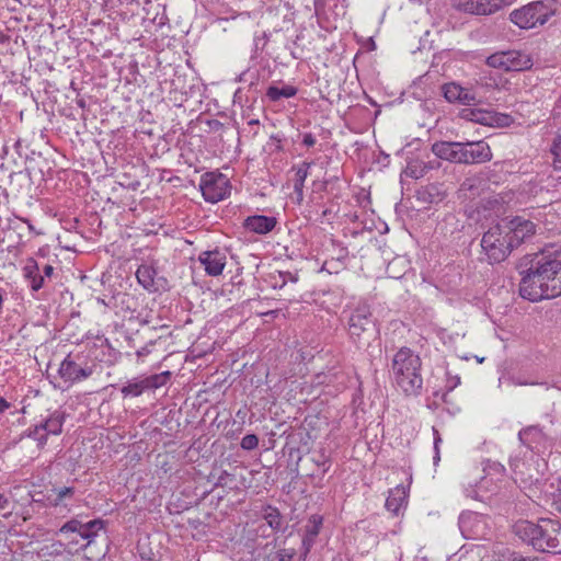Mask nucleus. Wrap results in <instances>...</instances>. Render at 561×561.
<instances>
[{"mask_svg":"<svg viewBox=\"0 0 561 561\" xmlns=\"http://www.w3.org/2000/svg\"><path fill=\"white\" fill-rule=\"evenodd\" d=\"M517 268L522 275L519 294L530 301L561 296V260L545 252L524 255Z\"/></svg>","mask_w":561,"mask_h":561,"instance_id":"obj_1","label":"nucleus"},{"mask_svg":"<svg viewBox=\"0 0 561 561\" xmlns=\"http://www.w3.org/2000/svg\"><path fill=\"white\" fill-rule=\"evenodd\" d=\"M515 534L536 550L561 553V524L551 518H540L538 523L520 520L514 526Z\"/></svg>","mask_w":561,"mask_h":561,"instance_id":"obj_2","label":"nucleus"},{"mask_svg":"<svg viewBox=\"0 0 561 561\" xmlns=\"http://www.w3.org/2000/svg\"><path fill=\"white\" fill-rule=\"evenodd\" d=\"M421 359L410 348H400L392 359V371L397 385L408 394H417L423 386Z\"/></svg>","mask_w":561,"mask_h":561,"instance_id":"obj_3","label":"nucleus"},{"mask_svg":"<svg viewBox=\"0 0 561 561\" xmlns=\"http://www.w3.org/2000/svg\"><path fill=\"white\" fill-rule=\"evenodd\" d=\"M481 247L491 264L504 261L514 250L503 225L491 227L482 237Z\"/></svg>","mask_w":561,"mask_h":561,"instance_id":"obj_4","label":"nucleus"},{"mask_svg":"<svg viewBox=\"0 0 561 561\" xmlns=\"http://www.w3.org/2000/svg\"><path fill=\"white\" fill-rule=\"evenodd\" d=\"M65 423V413L58 410L51 412L47 417L43 419L38 424L30 427L26 436L37 442V447L43 449L49 435H60Z\"/></svg>","mask_w":561,"mask_h":561,"instance_id":"obj_5","label":"nucleus"},{"mask_svg":"<svg viewBox=\"0 0 561 561\" xmlns=\"http://www.w3.org/2000/svg\"><path fill=\"white\" fill-rule=\"evenodd\" d=\"M199 188L206 202L217 203L230 194L229 180L226 175L206 172L201 178Z\"/></svg>","mask_w":561,"mask_h":561,"instance_id":"obj_6","label":"nucleus"},{"mask_svg":"<svg viewBox=\"0 0 561 561\" xmlns=\"http://www.w3.org/2000/svg\"><path fill=\"white\" fill-rule=\"evenodd\" d=\"M95 365L82 363L79 355L72 357L70 354L60 363L58 375L69 383L80 382L92 376Z\"/></svg>","mask_w":561,"mask_h":561,"instance_id":"obj_7","label":"nucleus"},{"mask_svg":"<svg viewBox=\"0 0 561 561\" xmlns=\"http://www.w3.org/2000/svg\"><path fill=\"white\" fill-rule=\"evenodd\" d=\"M376 333L375 322L367 308H357L350 318V334L357 343H366Z\"/></svg>","mask_w":561,"mask_h":561,"instance_id":"obj_8","label":"nucleus"},{"mask_svg":"<svg viewBox=\"0 0 561 561\" xmlns=\"http://www.w3.org/2000/svg\"><path fill=\"white\" fill-rule=\"evenodd\" d=\"M461 119L490 127H504L510 125L511 116L482 108L465 107L459 112Z\"/></svg>","mask_w":561,"mask_h":561,"instance_id":"obj_9","label":"nucleus"},{"mask_svg":"<svg viewBox=\"0 0 561 561\" xmlns=\"http://www.w3.org/2000/svg\"><path fill=\"white\" fill-rule=\"evenodd\" d=\"M514 0H451V7L458 11L488 15L496 12L505 5H508Z\"/></svg>","mask_w":561,"mask_h":561,"instance_id":"obj_10","label":"nucleus"},{"mask_svg":"<svg viewBox=\"0 0 561 561\" xmlns=\"http://www.w3.org/2000/svg\"><path fill=\"white\" fill-rule=\"evenodd\" d=\"M459 159L461 164H479L492 160L490 146L480 141L459 142Z\"/></svg>","mask_w":561,"mask_h":561,"instance_id":"obj_11","label":"nucleus"},{"mask_svg":"<svg viewBox=\"0 0 561 561\" xmlns=\"http://www.w3.org/2000/svg\"><path fill=\"white\" fill-rule=\"evenodd\" d=\"M542 10V3L534 2L523 7L522 9L514 10L510 18L511 21L520 28H531L535 27L538 23H545Z\"/></svg>","mask_w":561,"mask_h":561,"instance_id":"obj_12","label":"nucleus"},{"mask_svg":"<svg viewBox=\"0 0 561 561\" xmlns=\"http://www.w3.org/2000/svg\"><path fill=\"white\" fill-rule=\"evenodd\" d=\"M506 233L512 240L513 248H517L536 233V225L522 217H515L504 225Z\"/></svg>","mask_w":561,"mask_h":561,"instance_id":"obj_13","label":"nucleus"},{"mask_svg":"<svg viewBox=\"0 0 561 561\" xmlns=\"http://www.w3.org/2000/svg\"><path fill=\"white\" fill-rule=\"evenodd\" d=\"M288 252V247L284 248ZM307 261L300 252L291 251L290 254L286 253V259H283V286L290 280L297 283L305 276V267Z\"/></svg>","mask_w":561,"mask_h":561,"instance_id":"obj_14","label":"nucleus"},{"mask_svg":"<svg viewBox=\"0 0 561 561\" xmlns=\"http://www.w3.org/2000/svg\"><path fill=\"white\" fill-rule=\"evenodd\" d=\"M485 519L476 512H465L459 516V528L466 538L485 536Z\"/></svg>","mask_w":561,"mask_h":561,"instance_id":"obj_15","label":"nucleus"},{"mask_svg":"<svg viewBox=\"0 0 561 561\" xmlns=\"http://www.w3.org/2000/svg\"><path fill=\"white\" fill-rule=\"evenodd\" d=\"M26 219L19 217L8 218L7 226L2 229V241H7L9 247H16L23 241Z\"/></svg>","mask_w":561,"mask_h":561,"instance_id":"obj_16","label":"nucleus"},{"mask_svg":"<svg viewBox=\"0 0 561 561\" xmlns=\"http://www.w3.org/2000/svg\"><path fill=\"white\" fill-rule=\"evenodd\" d=\"M198 260L210 276L220 275L226 266V255L219 250L202 252Z\"/></svg>","mask_w":561,"mask_h":561,"instance_id":"obj_17","label":"nucleus"},{"mask_svg":"<svg viewBox=\"0 0 561 561\" xmlns=\"http://www.w3.org/2000/svg\"><path fill=\"white\" fill-rule=\"evenodd\" d=\"M276 225V217H270L264 215L249 216L243 221V227L247 230L259 234H265L272 231Z\"/></svg>","mask_w":561,"mask_h":561,"instance_id":"obj_18","label":"nucleus"},{"mask_svg":"<svg viewBox=\"0 0 561 561\" xmlns=\"http://www.w3.org/2000/svg\"><path fill=\"white\" fill-rule=\"evenodd\" d=\"M433 153L444 160L453 163H460L459 142L458 141H437L432 146Z\"/></svg>","mask_w":561,"mask_h":561,"instance_id":"obj_19","label":"nucleus"},{"mask_svg":"<svg viewBox=\"0 0 561 561\" xmlns=\"http://www.w3.org/2000/svg\"><path fill=\"white\" fill-rule=\"evenodd\" d=\"M106 307L116 309V312H130L136 311V298L134 295L128 293H118L112 296L108 301L102 300Z\"/></svg>","mask_w":561,"mask_h":561,"instance_id":"obj_20","label":"nucleus"},{"mask_svg":"<svg viewBox=\"0 0 561 561\" xmlns=\"http://www.w3.org/2000/svg\"><path fill=\"white\" fill-rule=\"evenodd\" d=\"M502 59L507 61V71H522L533 67L531 58L525 53L516 50L505 51Z\"/></svg>","mask_w":561,"mask_h":561,"instance_id":"obj_21","label":"nucleus"},{"mask_svg":"<svg viewBox=\"0 0 561 561\" xmlns=\"http://www.w3.org/2000/svg\"><path fill=\"white\" fill-rule=\"evenodd\" d=\"M156 275V268L148 264L139 265L136 271V278L138 283L150 293H156L159 290V287L154 282Z\"/></svg>","mask_w":561,"mask_h":561,"instance_id":"obj_22","label":"nucleus"},{"mask_svg":"<svg viewBox=\"0 0 561 561\" xmlns=\"http://www.w3.org/2000/svg\"><path fill=\"white\" fill-rule=\"evenodd\" d=\"M518 438L523 445L530 449H534L537 444L543 440L545 434L542 433V430L539 426L531 425L519 431Z\"/></svg>","mask_w":561,"mask_h":561,"instance_id":"obj_23","label":"nucleus"},{"mask_svg":"<svg viewBox=\"0 0 561 561\" xmlns=\"http://www.w3.org/2000/svg\"><path fill=\"white\" fill-rule=\"evenodd\" d=\"M482 184H483V180L478 176L466 179L461 183V185L458 190L459 196L462 198H466V199L476 198L477 196H479L481 194V191H482L481 185Z\"/></svg>","mask_w":561,"mask_h":561,"instance_id":"obj_24","label":"nucleus"},{"mask_svg":"<svg viewBox=\"0 0 561 561\" xmlns=\"http://www.w3.org/2000/svg\"><path fill=\"white\" fill-rule=\"evenodd\" d=\"M105 524L106 522L101 518H96L82 524V529L79 536L82 539L88 540V542L83 546L84 549L88 548L93 542L99 531L105 528Z\"/></svg>","mask_w":561,"mask_h":561,"instance_id":"obj_25","label":"nucleus"},{"mask_svg":"<svg viewBox=\"0 0 561 561\" xmlns=\"http://www.w3.org/2000/svg\"><path fill=\"white\" fill-rule=\"evenodd\" d=\"M405 488L402 485H398L394 489L390 490L389 495L386 500V507L388 511L398 514L401 506L405 503Z\"/></svg>","mask_w":561,"mask_h":561,"instance_id":"obj_26","label":"nucleus"},{"mask_svg":"<svg viewBox=\"0 0 561 561\" xmlns=\"http://www.w3.org/2000/svg\"><path fill=\"white\" fill-rule=\"evenodd\" d=\"M321 525L322 517L312 515V517L309 519L308 525L306 526V535L302 538V543L306 547V551H308L311 545L313 543L314 538L318 536L320 531Z\"/></svg>","mask_w":561,"mask_h":561,"instance_id":"obj_27","label":"nucleus"},{"mask_svg":"<svg viewBox=\"0 0 561 561\" xmlns=\"http://www.w3.org/2000/svg\"><path fill=\"white\" fill-rule=\"evenodd\" d=\"M170 377H171L170 371H163V373L150 375V376L144 378L146 390L158 389V388L164 386L168 382V380L170 379Z\"/></svg>","mask_w":561,"mask_h":561,"instance_id":"obj_28","label":"nucleus"},{"mask_svg":"<svg viewBox=\"0 0 561 561\" xmlns=\"http://www.w3.org/2000/svg\"><path fill=\"white\" fill-rule=\"evenodd\" d=\"M144 391H146L144 379L130 380L121 389V392L124 397H139L140 394H142Z\"/></svg>","mask_w":561,"mask_h":561,"instance_id":"obj_29","label":"nucleus"},{"mask_svg":"<svg viewBox=\"0 0 561 561\" xmlns=\"http://www.w3.org/2000/svg\"><path fill=\"white\" fill-rule=\"evenodd\" d=\"M51 491L56 495L54 499H49L50 505L54 507L60 506L66 499H71L75 494L73 486L54 488Z\"/></svg>","mask_w":561,"mask_h":561,"instance_id":"obj_30","label":"nucleus"},{"mask_svg":"<svg viewBox=\"0 0 561 561\" xmlns=\"http://www.w3.org/2000/svg\"><path fill=\"white\" fill-rule=\"evenodd\" d=\"M442 89L445 99L448 102L454 103L459 101L463 88L455 82H450L444 84Z\"/></svg>","mask_w":561,"mask_h":561,"instance_id":"obj_31","label":"nucleus"},{"mask_svg":"<svg viewBox=\"0 0 561 561\" xmlns=\"http://www.w3.org/2000/svg\"><path fill=\"white\" fill-rule=\"evenodd\" d=\"M264 517L271 528L278 529L280 527V513L276 507L268 506Z\"/></svg>","mask_w":561,"mask_h":561,"instance_id":"obj_32","label":"nucleus"},{"mask_svg":"<svg viewBox=\"0 0 561 561\" xmlns=\"http://www.w3.org/2000/svg\"><path fill=\"white\" fill-rule=\"evenodd\" d=\"M550 152L553 156L554 169H561V135H558L551 145Z\"/></svg>","mask_w":561,"mask_h":561,"instance_id":"obj_33","label":"nucleus"},{"mask_svg":"<svg viewBox=\"0 0 561 561\" xmlns=\"http://www.w3.org/2000/svg\"><path fill=\"white\" fill-rule=\"evenodd\" d=\"M82 524L80 520L72 518L65 523L60 529L59 533L66 534V533H77L78 535L81 533Z\"/></svg>","mask_w":561,"mask_h":561,"instance_id":"obj_34","label":"nucleus"},{"mask_svg":"<svg viewBox=\"0 0 561 561\" xmlns=\"http://www.w3.org/2000/svg\"><path fill=\"white\" fill-rule=\"evenodd\" d=\"M39 272L37 262L35 260H28L26 265L23 267L24 277L28 280L36 276Z\"/></svg>","mask_w":561,"mask_h":561,"instance_id":"obj_35","label":"nucleus"},{"mask_svg":"<svg viewBox=\"0 0 561 561\" xmlns=\"http://www.w3.org/2000/svg\"><path fill=\"white\" fill-rule=\"evenodd\" d=\"M259 438L254 434H248L241 439V447L245 450H252L257 447Z\"/></svg>","mask_w":561,"mask_h":561,"instance_id":"obj_36","label":"nucleus"},{"mask_svg":"<svg viewBox=\"0 0 561 561\" xmlns=\"http://www.w3.org/2000/svg\"><path fill=\"white\" fill-rule=\"evenodd\" d=\"M458 102L463 105L470 106V105H476L478 103V100L473 93H471L468 89L463 88Z\"/></svg>","mask_w":561,"mask_h":561,"instance_id":"obj_37","label":"nucleus"},{"mask_svg":"<svg viewBox=\"0 0 561 561\" xmlns=\"http://www.w3.org/2000/svg\"><path fill=\"white\" fill-rule=\"evenodd\" d=\"M502 57H503V53L492 55L488 58V64L492 67L503 68L504 70L507 71V65H506L507 61L505 59H502Z\"/></svg>","mask_w":561,"mask_h":561,"instance_id":"obj_38","label":"nucleus"},{"mask_svg":"<svg viewBox=\"0 0 561 561\" xmlns=\"http://www.w3.org/2000/svg\"><path fill=\"white\" fill-rule=\"evenodd\" d=\"M294 436L295 435L293 433L288 434L285 447H288L289 458H290V460L295 461V466H296L298 463V461L300 460V451H299V449H295L294 447L289 446L294 439Z\"/></svg>","mask_w":561,"mask_h":561,"instance_id":"obj_39","label":"nucleus"},{"mask_svg":"<svg viewBox=\"0 0 561 561\" xmlns=\"http://www.w3.org/2000/svg\"><path fill=\"white\" fill-rule=\"evenodd\" d=\"M309 163H306L304 162L301 165H299L298 168H293L289 173H294V176L295 179H299L301 180L304 183H305V180L307 178V170L309 168Z\"/></svg>","mask_w":561,"mask_h":561,"instance_id":"obj_40","label":"nucleus"},{"mask_svg":"<svg viewBox=\"0 0 561 561\" xmlns=\"http://www.w3.org/2000/svg\"><path fill=\"white\" fill-rule=\"evenodd\" d=\"M32 290L38 291L44 286V276L37 274L36 276L28 279Z\"/></svg>","mask_w":561,"mask_h":561,"instance_id":"obj_41","label":"nucleus"},{"mask_svg":"<svg viewBox=\"0 0 561 561\" xmlns=\"http://www.w3.org/2000/svg\"><path fill=\"white\" fill-rule=\"evenodd\" d=\"M289 181L293 183V187L295 193L297 194L298 201L302 199V187L304 182L299 179L290 178Z\"/></svg>","mask_w":561,"mask_h":561,"instance_id":"obj_42","label":"nucleus"},{"mask_svg":"<svg viewBox=\"0 0 561 561\" xmlns=\"http://www.w3.org/2000/svg\"><path fill=\"white\" fill-rule=\"evenodd\" d=\"M508 380L514 386L540 385L537 381H530V380H527V379H523L519 376H511Z\"/></svg>","mask_w":561,"mask_h":561,"instance_id":"obj_43","label":"nucleus"},{"mask_svg":"<svg viewBox=\"0 0 561 561\" xmlns=\"http://www.w3.org/2000/svg\"><path fill=\"white\" fill-rule=\"evenodd\" d=\"M405 174L408 176L419 179L423 175V170H417L416 168H414L412 165H408L405 169Z\"/></svg>","mask_w":561,"mask_h":561,"instance_id":"obj_44","label":"nucleus"},{"mask_svg":"<svg viewBox=\"0 0 561 561\" xmlns=\"http://www.w3.org/2000/svg\"><path fill=\"white\" fill-rule=\"evenodd\" d=\"M267 96L273 101L280 100V88L278 87H271L267 90Z\"/></svg>","mask_w":561,"mask_h":561,"instance_id":"obj_45","label":"nucleus"},{"mask_svg":"<svg viewBox=\"0 0 561 561\" xmlns=\"http://www.w3.org/2000/svg\"><path fill=\"white\" fill-rule=\"evenodd\" d=\"M433 432H434V449H435V457H434V459L435 460H439L438 445L442 442V439H440V436H439L438 431L436 428H433Z\"/></svg>","mask_w":561,"mask_h":561,"instance_id":"obj_46","label":"nucleus"},{"mask_svg":"<svg viewBox=\"0 0 561 561\" xmlns=\"http://www.w3.org/2000/svg\"><path fill=\"white\" fill-rule=\"evenodd\" d=\"M511 561H543V558L541 557H523L520 554L514 553Z\"/></svg>","mask_w":561,"mask_h":561,"instance_id":"obj_47","label":"nucleus"},{"mask_svg":"<svg viewBox=\"0 0 561 561\" xmlns=\"http://www.w3.org/2000/svg\"><path fill=\"white\" fill-rule=\"evenodd\" d=\"M297 93V89L293 85L283 87V98H291Z\"/></svg>","mask_w":561,"mask_h":561,"instance_id":"obj_48","label":"nucleus"},{"mask_svg":"<svg viewBox=\"0 0 561 561\" xmlns=\"http://www.w3.org/2000/svg\"><path fill=\"white\" fill-rule=\"evenodd\" d=\"M552 506L561 513V489H558V493L554 494Z\"/></svg>","mask_w":561,"mask_h":561,"instance_id":"obj_49","label":"nucleus"},{"mask_svg":"<svg viewBox=\"0 0 561 561\" xmlns=\"http://www.w3.org/2000/svg\"><path fill=\"white\" fill-rule=\"evenodd\" d=\"M302 142H304V145L311 147L316 144V139L311 134H305Z\"/></svg>","mask_w":561,"mask_h":561,"instance_id":"obj_50","label":"nucleus"},{"mask_svg":"<svg viewBox=\"0 0 561 561\" xmlns=\"http://www.w3.org/2000/svg\"><path fill=\"white\" fill-rule=\"evenodd\" d=\"M11 404L2 397H0V413H4Z\"/></svg>","mask_w":561,"mask_h":561,"instance_id":"obj_51","label":"nucleus"},{"mask_svg":"<svg viewBox=\"0 0 561 561\" xmlns=\"http://www.w3.org/2000/svg\"><path fill=\"white\" fill-rule=\"evenodd\" d=\"M53 273H54V267L49 264H46L43 268L44 278L50 277L53 275Z\"/></svg>","mask_w":561,"mask_h":561,"instance_id":"obj_52","label":"nucleus"},{"mask_svg":"<svg viewBox=\"0 0 561 561\" xmlns=\"http://www.w3.org/2000/svg\"><path fill=\"white\" fill-rule=\"evenodd\" d=\"M8 505H9V499L4 494L0 493V510L7 508Z\"/></svg>","mask_w":561,"mask_h":561,"instance_id":"obj_53","label":"nucleus"},{"mask_svg":"<svg viewBox=\"0 0 561 561\" xmlns=\"http://www.w3.org/2000/svg\"><path fill=\"white\" fill-rule=\"evenodd\" d=\"M227 476H228V472H227V471H224V472L220 474V477H219L218 482L216 483V485H222V480H225V477H227Z\"/></svg>","mask_w":561,"mask_h":561,"instance_id":"obj_54","label":"nucleus"},{"mask_svg":"<svg viewBox=\"0 0 561 561\" xmlns=\"http://www.w3.org/2000/svg\"><path fill=\"white\" fill-rule=\"evenodd\" d=\"M25 230H33V226L30 224V221L27 220V222L25 224Z\"/></svg>","mask_w":561,"mask_h":561,"instance_id":"obj_55","label":"nucleus"},{"mask_svg":"<svg viewBox=\"0 0 561 561\" xmlns=\"http://www.w3.org/2000/svg\"><path fill=\"white\" fill-rule=\"evenodd\" d=\"M144 352H146V348H142V351H138V352H137V355H138V356H141V355H144Z\"/></svg>","mask_w":561,"mask_h":561,"instance_id":"obj_56","label":"nucleus"},{"mask_svg":"<svg viewBox=\"0 0 561 561\" xmlns=\"http://www.w3.org/2000/svg\"><path fill=\"white\" fill-rule=\"evenodd\" d=\"M144 352H146V348H142V351H138V352H137V355H138V356H141V355H144Z\"/></svg>","mask_w":561,"mask_h":561,"instance_id":"obj_57","label":"nucleus"},{"mask_svg":"<svg viewBox=\"0 0 561 561\" xmlns=\"http://www.w3.org/2000/svg\"><path fill=\"white\" fill-rule=\"evenodd\" d=\"M78 105H79V106H81V107H84V101H82V100H81V101H79V102H78Z\"/></svg>","mask_w":561,"mask_h":561,"instance_id":"obj_58","label":"nucleus"},{"mask_svg":"<svg viewBox=\"0 0 561 561\" xmlns=\"http://www.w3.org/2000/svg\"><path fill=\"white\" fill-rule=\"evenodd\" d=\"M288 467L290 468V471H295V468L293 467V465L288 463Z\"/></svg>","mask_w":561,"mask_h":561,"instance_id":"obj_59","label":"nucleus"},{"mask_svg":"<svg viewBox=\"0 0 561 561\" xmlns=\"http://www.w3.org/2000/svg\"><path fill=\"white\" fill-rule=\"evenodd\" d=\"M0 239H2V232L0 233ZM4 241L0 240V243H3Z\"/></svg>","mask_w":561,"mask_h":561,"instance_id":"obj_60","label":"nucleus"}]
</instances>
